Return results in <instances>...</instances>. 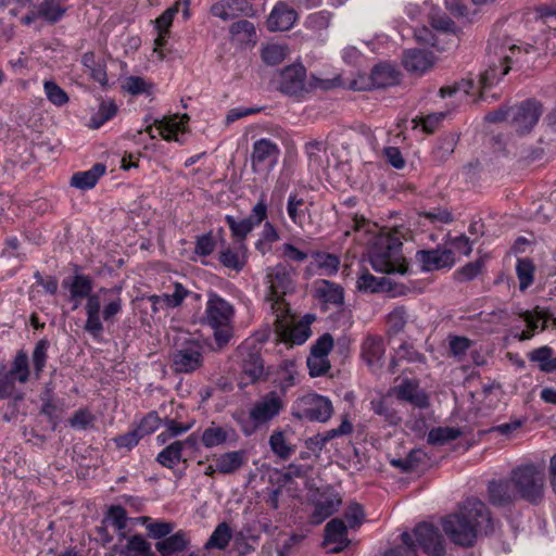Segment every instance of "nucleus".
Instances as JSON below:
<instances>
[{"label": "nucleus", "mask_w": 556, "mask_h": 556, "mask_svg": "<svg viewBox=\"0 0 556 556\" xmlns=\"http://www.w3.org/2000/svg\"><path fill=\"white\" fill-rule=\"evenodd\" d=\"M62 287L68 290L70 299L75 301L73 309L78 308L81 299H86L84 330L94 340H101L104 331L103 321L115 323L116 316L123 309L122 288H100L92 292L91 277L83 274L66 277L62 281Z\"/></svg>", "instance_id": "1"}, {"label": "nucleus", "mask_w": 556, "mask_h": 556, "mask_svg": "<svg viewBox=\"0 0 556 556\" xmlns=\"http://www.w3.org/2000/svg\"><path fill=\"white\" fill-rule=\"evenodd\" d=\"M403 237V230L394 228L375 238L369 250V262L376 271L401 275L408 273V264L402 254Z\"/></svg>", "instance_id": "2"}, {"label": "nucleus", "mask_w": 556, "mask_h": 556, "mask_svg": "<svg viewBox=\"0 0 556 556\" xmlns=\"http://www.w3.org/2000/svg\"><path fill=\"white\" fill-rule=\"evenodd\" d=\"M295 276V268L288 263H278L267 267L265 277L269 289L267 300L271 303L273 312L289 307L285 295L294 291Z\"/></svg>", "instance_id": "3"}, {"label": "nucleus", "mask_w": 556, "mask_h": 556, "mask_svg": "<svg viewBox=\"0 0 556 556\" xmlns=\"http://www.w3.org/2000/svg\"><path fill=\"white\" fill-rule=\"evenodd\" d=\"M509 477L521 500L532 504L543 500L545 475L540 467L533 464L521 465L515 468Z\"/></svg>", "instance_id": "4"}, {"label": "nucleus", "mask_w": 556, "mask_h": 556, "mask_svg": "<svg viewBox=\"0 0 556 556\" xmlns=\"http://www.w3.org/2000/svg\"><path fill=\"white\" fill-rule=\"evenodd\" d=\"M273 313L275 315V331L281 341L291 345H300L311 337V324L315 320L314 315L307 314L301 320L294 323L289 307Z\"/></svg>", "instance_id": "5"}, {"label": "nucleus", "mask_w": 556, "mask_h": 556, "mask_svg": "<svg viewBox=\"0 0 556 556\" xmlns=\"http://www.w3.org/2000/svg\"><path fill=\"white\" fill-rule=\"evenodd\" d=\"M285 402L282 396L270 391L261 396L249 412L250 424L242 425V431L245 435H251L257 428L267 425L275 419L283 409Z\"/></svg>", "instance_id": "6"}, {"label": "nucleus", "mask_w": 556, "mask_h": 556, "mask_svg": "<svg viewBox=\"0 0 556 556\" xmlns=\"http://www.w3.org/2000/svg\"><path fill=\"white\" fill-rule=\"evenodd\" d=\"M28 355L25 351H17L10 368L0 365V399L13 397L16 393V383L25 384L30 378Z\"/></svg>", "instance_id": "7"}, {"label": "nucleus", "mask_w": 556, "mask_h": 556, "mask_svg": "<svg viewBox=\"0 0 556 556\" xmlns=\"http://www.w3.org/2000/svg\"><path fill=\"white\" fill-rule=\"evenodd\" d=\"M332 414L331 401L315 393L299 397L292 406V416L300 420L326 422Z\"/></svg>", "instance_id": "8"}, {"label": "nucleus", "mask_w": 556, "mask_h": 556, "mask_svg": "<svg viewBox=\"0 0 556 556\" xmlns=\"http://www.w3.org/2000/svg\"><path fill=\"white\" fill-rule=\"evenodd\" d=\"M442 529L455 545L471 547L480 535L458 508L442 519Z\"/></svg>", "instance_id": "9"}, {"label": "nucleus", "mask_w": 556, "mask_h": 556, "mask_svg": "<svg viewBox=\"0 0 556 556\" xmlns=\"http://www.w3.org/2000/svg\"><path fill=\"white\" fill-rule=\"evenodd\" d=\"M203 362V346L197 340L186 341L170 354V367L176 374H192Z\"/></svg>", "instance_id": "10"}, {"label": "nucleus", "mask_w": 556, "mask_h": 556, "mask_svg": "<svg viewBox=\"0 0 556 556\" xmlns=\"http://www.w3.org/2000/svg\"><path fill=\"white\" fill-rule=\"evenodd\" d=\"M458 508L480 535H490L494 532L495 520L484 502L469 497Z\"/></svg>", "instance_id": "11"}, {"label": "nucleus", "mask_w": 556, "mask_h": 556, "mask_svg": "<svg viewBox=\"0 0 556 556\" xmlns=\"http://www.w3.org/2000/svg\"><path fill=\"white\" fill-rule=\"evenodd\" d=\"M542 114V106L535 100H527L509 109V118L516 131L523 134L530 131Z\"/></svg>", "instance_id": "12"}, {"label": "nucleus", "mask_w": 556, "mask_h": 556, "mask_svg": "<svg viewBox=\"0 0 556 556\" xmlns=\"http://www.w3.org/2000/svg\"><path fill=\"white\" fill-rule=\"evenodd\" d=\"M416 543L429 556H444L445 545L439 528L428 522H421L414 528Z\"/></svg>", "instance_id": "13"}, {"label": "nucleus", "mask_w": 556, "mask_h": 556, "mask_svg": "<svg viewBox=\"0 0 556 556\" xmlns=\"http://www.w3.org/2000/svg\"><path fill=\"white\" fill-rule=\"evenodd\" d=\"M306 71L301 64H292L279 74V90L289 96H300L305 90Z\"/></svg>", "instance_id": "14"}, {"label": "nucleus", "mask_w": 556, "mask_h": 556, "mask_svg": "<svg viewBox=\"0 0 556 556\" xmlns=\"http://www.w3.org/2000/svg\"><path fill=\"white\" fill-rule=\"evenodd\" d=\"M488 495L490 503L496 507L509 506L520 500L510 477L490 481Z\"/></svg>", "instance_id": "15"}, {"label": "nucleus", "mask_w": 556, "mask_h": 556, "mask_svg": "<svg viewBox=\"0 0 556 556\" xmlns=\"http://www.w3.org/2000/svg\"><path fill=\"white\" fill-rule=\"evenodd\" d=\"M416 260L420 263L424 271L438 270L452 267L455 263L454 253L451 249L419 250Z\"/></svg>", "instance_id": "16"}, {"label": "nucleus", "mask_w": 556, "mask_h": 556, "mask_svg": "<svg viewBox=\"0 0 556 556\" xmlns=\"http://www.w3.org/2000/svg\"><path fill=\"white\" fill-rule=\"evenodd\" d=\"M279 154L280 149L274 141L266 138L256 140L251 154L253 170L257 172L265 164L273 167L277 163Z\"/></svg>", "instance_id": "17"}, {"label": "nucleus", "mask_w": 556, "mask_h": 556, "mask_svg": "<svg viewBox=\"0 0 556 556\" xmlns=\"http://www.w3.org/2000/svg\"><path fill=\"white\" fill-rule=\"evenodd\" d=\"M206 318L211 326L230 324L233 316L232 305L215 293H211L206 304Z\"/></svg>", "instance_id": "18"}, {"label": "nucleus", "mask_w": 556, "mask_h": 556, "mask_svg": "<svg viewBox=\"0 0 556 556\" xmlns=\"http://www.w3.org/2000/svg\"><path fill=\"white\" fill-rule=\"evenodd\" d=\"M341 504L342 500L340 495L332 489H326L320 492L314 503V511L312 514L314 522L319 523L324 521L334 514Z\"/></svg>", "instance_id": "19"}, {"label": "nucleus", "mask_w": 556, "mask_h": 556, "mask_svg": "<svg viewBox=\"0 0 556 556\" xmlns=\"http://www.w3.org/2000/svg\"><path fill=\"white\" fill-rule=\"evenodd\" d=\"M213 15L224 21L232 20L239 15L253 16L252 4L247 0H222L211 9Z\"/></svg>", "instance_id": "20"}, {"label": "nucleus", "mask_w": 556, "mask_h": 556, "mask_svg": "<svg viewBox=\"0 0 556 556\" xmlns=\"http://www.w3.org/2000/svg\"><path fill=\"white\" fill-rule=\"evenodd\" d=\"M330 544L334 545L329 549L330 553H340L350 544V540L348 538V526L342 519L334 518L325 527L324 545Z\"/></svg>", "instance_id": "21"}, {"label": "nucleus", "mask_w": 556, "mask_h": 556, "mask_svg": "<svg viewBox=\"0 0 556 556\" xmlns=\"http://www.w3.org/2000/svg\"><path fill=\"white\" fill-rule=\"evenodd\" d=\"M296 21V12L286 2H278L267 18V28L270 31H285L290 29Z\"/></svg>", "instance_id": "22"}, {"label": "nucleus", "mask_w": 556, "mask_h": 556, "mask_svg": "<svg viewBox=\"0 0 556 556\" xmlns=\"http://www.w3.org/2000/svg\"><path fill=\"white\" fill-rule=\"evenodd\" d=\"M237 438V432L232 427L218 426L215 422H212L207 428H205L200 437L201 443L206 448L220 446L227 442H236Z\"/></svg>", "instance_id": "23"}, {"label": "nucleus", "mask_w": 556, "mask_h": 556, "mask_svg": "<svg viewBox=\"0 0 556 556\" xmlns=\"http://www.w3.org/2000/svg\"><path fill=\"white\" fill-rule=\"evenodd\" d=\"M384 351V343L381 337L367 336L362 343V357L372 371L381 368Z\"/></svg>", "instance_id": "24"}, {"label": "nucleus", "mask_w": 556, "mask_h": 556, "mask_svg": "<svg viewBox=\"0 0 556 556\" xmlns=\"http://www.w3.org/2000/svg\"><path fill=\"white\" fill-rule=\"evenodd\" d=\"M396 285L392 283L389 278L375 277L369 271L363 273L357 279V289L363 292H391L392 296L402 294L403 291H395Z\"/></svg>", "instance_id": "25"}, {"label": "nucleus", "mask_w": 556, "mask_h": 556, "mask_svg": "<svg viewBox=\"0 0 556 556\" xmlns=\"http://www.w3.org/2000/svg\"><path fill=\"white\" fill-rule=\"evenodd\" d=\"M370 84L367 88H388L400 83V73L388 63H380L370 72Z\"/></svg>", "instance_id": "26"}, {"label": "nucleus", "mask_w": 556, "mask_h": 556, "mask_svg": "<svg viewBox=\"0 0 556 556\" xmlns=\"http://www.w3.org/2000/svg\"><path fill=\"white\" fill-rule=\"evenodd\" d=\"M395 393L400 400L409 402L416 407L426 408L429 406V399L427 394L419 389L416 381L405 379L395 388Z\"/></svg>", "instance_id": "27"}, {"label": "nucleus", "mask_w": 556, "mask_h": 556, "mask_svg": "<svg viewBox=\"0 0 556 556\" xmlns=\"http://www.w3.org/2000/svg\"><path fill=\"white\" fill-rule=\"evenodd\" d=\"M215 470L223 475L238 471L247 463V453L242 450L220 454L214 459Z\"/></svg>", "instance_id": "28"}, {"label": "nucleus", "mask_w": 556, "mask_h": 556, "mask_svg": "<svg viewBox=\"0 0 556 556\" xmlns=\"http://www.w3.org/2000/svg\"><path fill=\"white\" fill-rule=\"evenodd\" d=\"M432 56L429 52L418 49H412L404 52V67L415 74H422L432 66Z\"/></svg>", "instance_id": "29"}, {"label": "nucleus", "mask_w": 556, "mask_h": 556, "mask_svg": "<svg viewBox=\"0 0 556 556\" xmlns=\"http://www.w3.org/2000/svg\"><path fill=\"white\" fill-rule=\"evenodd\" d=\"M511 54L503 55L500 65H491L489 68L480 76V84L483 88H488L493 85L494 81L500 80L504 77L510 70L509 63H511L513 55L516 51H520V49L516 46L509 48Z\"/></svg>", "instance_id": "30"}, {"label": "nucleus", "mask_w": 556, "mask_h": 556, "mask_svg": "<svg viewBox=\"0 0 556 556\" xmlns=\"http://www.w3.org/2000/svg\"><path fill=\"white\" fill-rule=\"evenodd\" d=\"M264 376V363L257 352H248L242 358V379L254 383Z\"/></svg>", "instance_id": "31"}, {"label": "nucleus", "mask_w": 556, "mask_h": 556, "mask_svg": "<svg viewBox=\"0 0 556 556\" xmlns=\"http://www.w3.org/2000/svg\"><path fill=\"white\" fill-rule=\"evenodd\" d=\"M189 540L185 531L179 530L165 539L157 541L155 544L156 551L162 556H170L187 549Z\"/></svg>", "instance_id": "32"}, {"label": "nucleus", "mask_w": 556, "mask_h": 556, "mask_svg": "<svg viewBox=\"0 0 556 556\" xmlns=\"http://www.w3.org/2000/svg\"><path fill=\"white\" fill-rule=\"evenodd\" d=\"M105 165L97 163L88 170L77 172L71 178V186L80 190L91 189L99 178L105 174Z\"/></svg>", "instance_id": "33"}, {"label": "nucleus", "mask_w": 556, "mask_h": 556, "mask_svg": "<svg viewBox=\"0 0 556 556\" xmlns=\"http://www.w3.org/2000/svg\"><path fill=\"white\" fill-rule=\"evenodd\" d=\"M188 121L189 116L186 114L181 117L180 122H177L176 118H168L162 122L155 121V123H160V125L155 129L152 125H149L144 131L149 134L151 138H155V131H157V135L163 137L165 140L170 141L175 139L176 132L181 129L182 123Z\"/></svg>", "instance_id": "34"}, {"label": "nucleus", "mask_w": 556, "mask_h": 556, "mask_svg": "<svg viewBox=\"0 0 556 556\" xmlns=\"http://www.w3.org/2000/svg\"><path fill=\"white\" fill-rule=\"evenodd\" d=\"M65 12L62 0H42L37 8V15L50 24L58 23Z\"/></svg>", "instance_id": "35"}, {"label": "nucleus", "mask_w": 556, "mask_h": 556, "mask_svg": "<svg viewBox=\"0 0 556 556\" xmlns=\"http://www.w3.org/2000/svg\"><path fill=\"white\" fill-rule=\"evenodd\" d=\"M121 555L155 556L151 549V544L141 534H135L129 536L123 549L121 551Z\"/></svg>", "instance_id": "36"}, {"label": "nucleus", "mask_w": 556, "mask_h": 556, "mask_svg": "<svg viewBox=\"0 0 556 556\" xmlns=\"http://www.w3.org/2000/svg\"><path fill=\"white\" fill-rule=\"evenodd\" d=\"M320 299L326 303L341 305L344 300L343 288L328 280H321L316 289Z\"/></svg>", "instance_id": "37"}, {"label": "nucleus", "mask_w": 556, "mask_h": 556, "mask_svg": "<svg viewBox=\"0 0 556 556\" xmlns=\"http://www.w3.org/2000/svg\"><path fill=\"white\" fill-rule=\"evenodd\" d=\"M552 356L553 350L546 345L535 349L528 354L529 359L538 363L540 370L544 372L556 371V358Z\"/></svg>", "instance_id": "38"}, {"label": "nucleus", "mask_w": 556, "mask_h": 556, "mask_svg": "<svg viewBox=\"0 0 556 556\" xmlns=\"http://www.w3.org/2000/svg\"><path fill=\"white\" fill-rule=\"evenodd\" d=\"M426 458V453L420 450H412L405 457L391 459V465L399 468L402 472H412L416 470Z\"/></svg>", "instance_id": "39"}, {"label": "nucleus", "mask_w": 556, "mask_h": 556, "mask_svg": "<svg viewBox=\"0 0 556 556\" xmlns=\"http://www.w3.org/2000/svg\"><path fill=\"white\" fill-rule=\"evenodd\" d=\"M232 538V531L227 522H220L217 525L207 542L205 543V548H217L225 549L230 540Z\"/></svg>", "instance_id": "40"}, {"label": "nucleus", "mask_w": 556, "mask_h": 556, "mask_svg": "<svg viewBox=\"0 0 556 556\" xmlns=\"http://www.w3.org/2000/svg\"><path fill=\"white\" fill-rule=\"evenodd\" d=\"M462 432L458 428L454 427H438L429 431L427 441L431 445H444L460 437Z\"/></svg>", "instance_id": "41"}, {"label": "nucleus", "mask_w": 556, "mask_h": 556, "mask_svg": "<svg viewBox=\"0 0 556 556\" xmlns=\"http://www.w3.org/2000/svg\"><path fill=\"white\" fill-rule=\"evenodd\" d=\"M156 460L166 468H174L182 460V451L180 448V441H174L165 448H163L156 457Z\"/></svg>", "instance_id": "42"}, {"label": "nucleus", "mask_w": 556, "mask_h": 556, "mask_svg": "<svg viewBox=\"0 0 556 556\" xmlns=\"http://www.w3.org/2000/svg\"><path fill=\"white\" fill-rule=\"evenodd\" d=\"M308 205L304 201V199L299 198L298 194L295 193L289 195L287 203V212L289 217L295 225L301 226L303 224V220L306 214H308Z\"/></svg>", "instance_id": "43"}, {"label": "nucleus", "mask_w": 556, "mask_h": 556, "mask_svg": "<svg viewBox=\"0 0 556 556\" xmlns=\"http://www.w3.org/2000/svg\"><path fill=\"white\" fill-rule=\"evenodd\" d=\"M83 65L89 71L90 76L100 85L105 86L108 76L105 65L102 62H97L92 52H87L81 58Z\"/></svg>", "instance_id": "44"}, {"label": "nucleus", "mask_w": 556, "mask_h": 556, "mask_svg": "<svg viewBox=\"0 0 556 556\" xmlns=\"http://www.w3.org/2000/svg\"><path fill=\"white\" fill-rule=\"evenodd\" d=\"M289 54V48L283 43H269L262 50L263 61L270 66L281 63Z\"/></svg>", "instance_id": "45"}, {"label": "nucleus", "mask_w": 556, "mask_h": 556, "mask_svg": "<svg viewBox=\"0 0 556 556\" xmlns=\"http://www.w3.org/2000/svg\"><path fill=\"white\" fill-rule=\"evenodd\" d=\"M269 446L274 454L281 459H288L294 452V447L288 444L285 432L275 430L269 437Z\"/></svg>", "instance_id": "46"}, {"label": "nucleus", "mask_w": 556, "mask_h": 556, "mask_svg": "<svg viewBox=\"0 0 556 556\" xmlns=\"http://www.w3.org/2000/svg\"><path fill=\"white\" fill-rule=\"evenodd\" d=\"M371 409L375 414L382 416L387 422L390 425H397L401 422L402 418L397 414V412L390 407L388 399L381 397L378 400H372L370 402Z\"/></svg>", "instance_id": "47"}, {"label": "nucleus", "mask_w": 556, "mask_h": 556, "mask_svg": "<svg viewBox=\"0 0 556 556\" xmlns=\"http://www.w3.org/2000/svg\"><path fill=\"white\" fill-rule=\"evenodd\" d=\"M49 341L47 339H41L37 342L33 354H31V361L34 365V376L36 379H39L41 376V372L43 371V368L47 363L48 358V349H49Z\"/></svg>", "instance_id": "48"}, {"label": "nucleus", "mask_w": 556, "mask_h": 556, "mask_svg": "<svg viewBox=\"0 0 556 556\" xmlns=\"http://www.w3.org/2000/svg\"><path fill=\"white\" fill-rule=\"evenodd\" d=\"M225 222L228 225L232 237L238 241H243L247 236L255 228V226L248 218L237 220L233 216L227 215L225 217Z\"/></svg>", "instance_id": "49"}, {"label": "nucleus", "mask_w": 556, "mask_h": 556, "mask_svg": "<svg viewBox=\"0 0 556 556\" xmlns=\"http://www.w3.org/2000/svg\"><path fill=\"white\" fill-rule=\"evenodd\" d=\"M326 152V144L324 141L313 140L305 144V153L308 159V166L318 169L324 165L323 153Z\"/></svg>", "instance_id": "50"}, {"label": "nucleus", "mask_w": 556, "mask_h": 556, "mask_svg": "<svg viewBox=\"0 0 556 556\" xmlns=\"http://www.w3.org/2000/svg\"><path fill=\"white\" fill-rule=\"evenodd\" d=\"M41 400L43 405L41 407L40 413L48 417L49 422L51 424L52 430H54L60 421V409L52 401V392L49 388L41 395Z\"/></svg>", "instance_id": "51"}, {"label": "nucleus", "mask_w": 556, "mask_h": 556, "mask_svg": "<svg viewBox=\"0 0 556 556\" xmlns=\"http://www.w3.org/2000/svg\"><path fill=\"white\" fill-rule=\"evenodd\" d=\"M218 260L220 264L237 273L241 271L245 265L244 255L235 252L230 248H226L219 252Z\"/></svg>", "instance_id": "52"}, {"label": "nucleus", "mask_w": 556, "mask_h": 556, "mask_svg": "<svg viewBox=\"0 0 556 556\" xmlns=\"http://www.w3.org/2000/svg\"><path fill=\"white\" fill-rule=\"evenodd\" d=\"M534 266L530 258H519L516 265V273L519 279L520 290H526L533 282Z\"/></svg>", "instance_id": "53"}, {"label": "nucleus", "mask_w": 556, "mask_h": 556, "mask_svg": "<svg viewBox=\"0 0 556 556\" xmlns=\"http://www.w3.org/2000/svg\"><path fill=\"white\" fill-rule=\"evenodd\" d=\"M408 320V314L404 306H397L389 313L387 323L389 331L396 334L404 330Z\"/></svg>", "instance_id": "54"}, {"label": "nucleus", "mask_w": 556, "mask_h": 556, "mask_svg": "<svg viewBox=\"0 0 556 556\" xmlns=\"http://www.w3.org/2000/svg\"><path fill=\"white\" fill-rule=\"evenodd\" d=\"M117 106L112 101H103L100 104L99 111L91 117L90 126L92 128H100L105 122L115 116Z\"/></svg>", "instance_id": "55"}, {"label": "nucleus", "mask_w": 556, "mask_h": 556, "mask_svg": "<svg viewBox=\"0 0 556 556\" xmlns=\"http://www.w3.org/2000/svg\"><path fill=\"white\" fill-rule=\"evenodd\" d=\"M402 545L389 549L383 556H417L416 546L408 532L401 534Z\"/></svg>", "instance_id": "56"}, {"label": "nucleus", "mask_w": 556, "mask_h": 556, "mask_svg": "<svg viewBox=\"0 0 556 556\" xmlns=\"http://www.w3.org/2000/svg\"><path fill=\"white\" fill-rule=\"evenodd\" d=\"M43 88L48 100L54 105L62 106L68 102L67 93L54 81H45Z\"/></svg>", "instance_id": "57"}, {"label": "nucleus", "mask_w": 556, "mask_h": 556, "mask_svg": "<svg viewBox=\"0 0 556 556\" xmlns=\"http://www.w3.org/2000/svg\"><path fill=\"white\" fill-rule=\"evenodd\" d=\"M420 216H424L432 225L450 224L453 222L452 213L442 207H433L430 210H424L419 212Z\"/></svg>", "instance_id": "58"}, {"label": "nucleus", "mask_w": 556, "mask_h": 556, "mask_svg": "<svg viewBox=\"0 0 556 556\" xmlns=\"http://www.w3.org/2000/svg\"><path fill=\"white\" fill-rule=\"evenodd\" d=\"M455 147L456 138L453 135H448L438 141L433 155L438 161L444 162L454 152Z\"/></svg>", "instance_id": "59"}, {"label": "nucleus", "mask_w": 556, "mask_h": 556, "mask_svg": "<svg viewBox=\"0 0 556 556\" xmlns=\"http://www.w3.org/2000/svg\"><path fill=\"white\" fill-rule=\"evenodd\" d=\"M344 518L349 528L354 529L359 527L365 519V513L362 505L358 503H351L344 511Z\"/></svg>", "instance_id": "60"}, {"label": "nucleus", "mask_w": 556, "mask_h": 556, "mask_svg": "<svg viewBox=\"0 0 556 556\" xmlns=\"http://www.w3.org/2000/svg\"><path fill=\"white\" fill-rule=\"evenodd\" d=\"M189 290H187L181 283H174V292L172 294L164 293L162 294L164 306L166 307H177L181 305L185 298L189 294Z\"/></svg>", "instance_id": "61"}, {"label": "nucleus", "mask_w": 556, "mask_h": 556, "mask_svg": "<svg viewBox=\"0 0 556 556\" xmlns=\"http://www.w3.org/2000/svg\"><path fill=\"white\" fill-rule=\"evenodd\" d=\"M306 363L312 377L323 376L330 369L328 357L309 354Z\"/></svg>", "instance_id": "62"}, {"label": "nucleus", "mask_w": 556, "mask_h": 556, "mask_svg": "<svg viewBox=\"0 0 556 556\" xmlns=\"http://www.w3.org/2000/svg\"><path fill=\"white\" fill-rule=\"evenodd\" d=\"M450 352L451 354L460 361L471 346V341L466 337H450Z\"/></svg>", "instance_id": "63"}, {"label": "nucleus", "mask_w": 556, "mask_h": 556, "mask_svg": "<svg viewBox=\"0 0 556 556\" xmlns=\"http://www.w3.org/2000/svg\"><path fill=\"white\" fill-rule=\"evenodd\" d=\"M174 528L175 525L168 521H156L147 526L149 535L160 541L168 536L173 532Z\"/></svg>", "instance_id": "64"}]
</instances>
